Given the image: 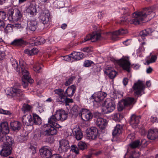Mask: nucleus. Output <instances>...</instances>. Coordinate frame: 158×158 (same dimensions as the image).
I'll list each match as a JSON object with an SVG mask.
<instances>
[{
  "instance_id": "1",
  "label": "nucleus",
  "mask_w": 158,
  "mask_h": 158,
  "mask_svg": "<svg viewBox=\"0 0 158 158\" xmlns=\"http://www.w3.org/2000/svg\"><path fill=\"white\" fill-rule=\"evenodd\" d=\"M151 15V19L154 16L155 14L151 8H144L142 11L135 12L133 13L132 18L130 19L126 17L122 18L120 23L122 25L129 23L131 24L138 25L139 24L140 22L143 21L147 15Z\"/></svg>"
},
{
  "instance_id": "2",
  "label": "nucleus",
  "mask_w": 158,
  "mask_h": 158,
  "mask_svg": "<svg viewBox=\"0 0 158 158\" xmlns=\"http://www.w3.org/2000/svg\"><path fill=\"white\" fill-rule=\"evenodd\" d=\"M11 64L17 72L19 73H21L23 75L22 79V85L24 88H26L28 86V83L32 84L34 80L30 77L28 71L26 69V65L25 63L19 62L20 67L17 61L15 59L12 58L10 59Z\"/></svg>"
},
{
  "instance_id": "3",
  "label": "nucleus",
  "mask_w": 158,
  "mask_h": 158,
  "mask_svg": "<svg viewBox=\"0 0 158 158\" xmlns=\"http://www.w3.org/2000/svg\"><path fill=\"white\" fill-rule=\"evenodd\" d=\"M68 116V114L65 111L62 110H58L56 111L54 115H52L48 119V123L53 125L55 124L57 121L60 120L63 121L66 119Z\"/></svg>"
},
{
  "instance_id": "4",
  "label": "nucleus",
  "mask_w": 158,
  "mask_h": 158,
  "mask_svg": "<svg viewBox=\"0 0 158 158\" xmlns=\"http://www.w3.org/2000/svg\"><path fill=\"white\" fill-rule=\"evenodd\" d=\"M136 102L134 98L132 97H127L121 100L118 105V110L122 111L125 107L133 106Z\"/></svg>"
},
{
  "instance_id": "5",
  "label": "nucleus",
  "mask_w": 158,
  "mask_h": 158,
  "mask_svg": "<svg viewBox=\"0 0 158 158\" xmlns=\"http://www.w3.org/2000/svg\"><path fill=\"white\" fill-rule=\"evenodd\" d=\"M132 88L135 95L141 96L144 93L143 91L145 88L144 82L138 80L134 84Z\"/></svg>"
},
{
  "instance_id": "6",
  "label": "nucleus",
  "mask_w": 158,
  "mask_h": 158,
  "mask_svg": "<svg viewBox=\"0 0 158 158\" xmlns=\"http://www.w3.org/2000/svg\"><path fill=\"white\" fill-rule=\"evenodd\" d=\"M40 133L44 136L54 135L57 134V130L54 127L51 125L46 124L43 126V129L40 131Z\"/></svg>"
},
{
  "instance_id": "7",
  "label": "nucleus",
  "mask_w": 158,
  "mask_h": 158,
  "mask_svg": "<svg viewBox=\"0 0 158 158\" xmlns=\"http://www.w3.org/2000/svg\"><path fill=\"white\" fill-rule=\"evenodd\" d=\"M9 16L8 19L10 21L13 20L18 21L22 17V14L20 10L17 9H10L8 11Z\"/></svg>"
},
{
  "instance_id": "8",
  "label": "nucleus",
  "mask_w": 158,
  "mask_h": 158,
  "mask_svg": "<svg viewBox=\"0 0 158 158\" xmlns=\"http://www.w3.org/2000/svg\"><path fill=\"white\" fill-rule=\"evenodd\" d=\"M0 141L4 143L2 148H12V144L14 142L12 138L6 135H3L0 133Z\"/></svg>"
},
{
  "instance_id": "9",
  "label": "nucleus",
  "mask_w": 158,
  "mask_h": 158,
  "mask_svg": "<svg viewBox=\"0 0 158 158\" xmlns=\"http://www.w3.org/2000/svg\"><path fill=\"white\" fill-rule=\"evenodd\" d=\"M41 21L43 24H40L42 27L40 29H43L44 27H48L50 24L51 20L50 14L49 13L43 12L40 17Z\"/></svg>"
},
{
  "instance_id": "10",
  "label": "nucleus",
  "mask_w": 158,
  "mask_h": 158,
  "mask_svg": "<svg viewBox=\"0 0 158 158\" xmlns=\"http://www.w3.org/2000/svg\"><path fill=\"white\" fill-rule=\"evenodd\" d=\"M104 107L107 110L106 113L112 111L115 108V104L113 100L110 98H107L104 102Z\"/></svg>"
},
{
  "instance_id": "11",
  "label": "nucleus",
  "mask_w": 158,
  "mask_h": 158,
  "mask_svg": "<svg viewBox=\"0 0 158 158\" xmlns=\"http://www.w3.org/2000/svg\"><path fill=\"white\" fill-rule=\"evenodd\" d=\"M101 35L100 33L97 32L93 33L91 35H88L81 42V43L91 40L92 42H95L100 39Z\"/></svg>"
},
{
  "instance_id": "12",
  "label": "nucleus",
  "mask_w": 158,
  "mask_h": 158,
  "mask_svg": "<svg viewBox=\"0 0 158 158\" xmlns=\"http://www.w3.org/2000/svg\"><path fill=\"white\" fill-rule=\"evenodd\" d=\"M86 133L87 136L89 139H94L97 137L98 134V131L96 127H91L87 129Z\"/></svg>"
},
{
  "instance_id": "13",
  "label": "nucleus",
  "mask_w": 158,
  "mask_h": 158,
  "mask_svg": "<svg viewBox=\"0 0 158 158\" xmlns=\"http://www.w3.org/2000/svg\"><path fill=\"white\" fill-rule=\"evenodd\" d=\"M10 94L12 96L17 97L20 100L24 97L23 91L18 87L15 86L12 88L10 91Z\"/></svg>"
},
{
  "instance_id": "14",
  "label": "nucleus",
  "mask_w": 158,
  "mask_h": 158,
  "mask_svg": "<svg viewBox=\"0 0 158 158\" xmlns=\"http://www.w3.org/2000/svg\"><path fill=\"white\" fill-rule=\"evenodd\" d=\"M127 33V30L121 28L114 31L110 32L108 34L111 36V39L112 40L115 41L117 39V36L123 35L126 34Z\"/></svg>"
},
{
  "instance_id": "15",
  "label": "nucleus",
  "mask_w": 158,
  "mask_h": 158,
  "mask_svg": "<svg viewBox=\"0 0 158 158\" xmlns=\"http://www.w3.org/2000/svg\"><path fill=\"white\" fill-rule=\"evenodd\" d=\"M147 142L145 139H143L140 141L139 140H137L131 142L129 144V146L131 148H139L141 145L143 147H145L147 145Z\"/></svg>"
},
{
  "instance_id": "16",
  "label": "nucleus",
  "mask_w": 158,
  "mask_h": 158,
  "mask_svg": "<svg viewBox=\"0 0 158 158\" xmlns=\"http://www.w3.org/2000/svg\"><path fill=\"white\" fill-rule=\"evenodd\" d=\"M79 116L85 121H87L91 119L93 117L92 114L90 112H86V110L82 109L79 113Z\"/></svg>"
},
{
  "instance_id": "17",
  "label": "nucleus",
  "mask_w": 158,
  "mask_h": 158,
  "mask_svg": "<svg viewBox=\"0 0 158 158\" xmlns=\"http://www.w3.org/2000/svg\"><path fill=\"white\" fill-rule=\"evenodd\" d=\"M107 94L105 92H98L92 95L90 98L91 99H93L97 102H100L103 100L106 96Z\"/></svg>"
},
{
  "instance_id": "18",
  "label": "nucleus",
  "mask_w": 158,
  "mask_h": 158,
  "mask_svg": "<svg viewBox=\"0 0 158 158\" xmlns=\"http://www.w3.org/2000/svg\"><path fill=\"white\" fill-rule=\"evenodd\" d=\"M141 117L137 116L135 114H132L130 118L129 123L133 128H135L138 126L140 122Z\"/></svg>"
},
{
  "instance_id": "19",
  "label": "nucleus",
  "mask_w": 158,
  "mask_h": 158,
  "mask_svg": "<svg viewBox=\"0 0 158 158\" xmlns=\"http://www.w3.org/2000/svg\"><path fill=\"white\" fill-rule=\"evenodd\" d=\"M95 123L100 129H103L106 127L107 124V121L106 119L102 118H97Z\"/></svg>"
},
{
  "instance_id": "20",
  "label": "nucleus",
  "mask_w": 158,
  "mask_h": 158,
  "mask_svg": "<svg viewBox=\"0 0 158 158\" xmlns=\"http://www.w3.org/2000/svg\"><path fill=\"white\" fill-rule=\"evenodd\" d=\"M119 64L123 69L128 72H130V63L128 60L123 59H121L119 60Z\"/></svg>"
},
{
  "instance_id": "21",
  "label": "nucleus",
  "mask_w": 158,
  "mask_h": 158,
  "mask_svg": "<svg viewBox=\"0 0 158 158\" xmlns=\"http://www.w3.org/2000/svg\"><path fill=\"white\" fill-rule=\"evenodd\" d=\"M0 127V133L1 134L5 135L9 133V128L7 122H4L1 123Z\"/></svg>"
},
{
  "instance_id": "22",
  "label": "nucleus",
  "mask_w": 158,
  "mask_h": 158,
  "mask_svg": "<svg viewBox=\"0 0 158 158\" xmlns=\"http://www.w3.org/2000/svg\"><path fill=\"white\" fill-rule=\"evenodd\" d=\"M22 122L24 125L27 126L33 125V119L30 114L24 115L22 118Z\"/></svg>"
},
{
  "instance_id": "23",
  "label": "nucleus",
  "mask_w": 158,
  "mask_h": 158,
  "mask_svg": "<svg viewBox=\"0 0 158 158\" xmlns=\"http://www.w3.org/2000/svg\"><path fill=\"white\" fill-rule=\"evenodd\" d=\"M148 138L151 140H155L158 138V131L156 129H150L148 131Z\"/></svg>"
},
{
  "instance_id": "24",
  "label": "nucleus",
  "mask_w": 158,
  "mask_h": 158,
  "mask_svg": "<svg viewBox=\"0 0 158 158\" xmlns=\"http://www.w3.org/2000/svg\"><path fill=\"white\" fill-rule=\"evenodd\" d=\"M39 151L43 158H50L52 154L51 151L48 149H40Z\"/></svg>"
},
{
  "instance_id": "25",
  "label": "nucleus",
  "mask_w": 158,
  "mask_h": 158,
  "mask_svg": "<svg viewBox=\"0 0 158 158\" xmlns=\"http://www.w3.org/2000/svg\"><path fill=\"white\" fill-rule=\"evenodd\" d=\"M73 134L76 139L80 140L83 137V134L81 130L79 127L74 128L72 130Z\"/></svg>"
},
{
  "instance_id": "26",
  "label": "nucleus",
  "mask_w": 158,
  "mask_h": 158,
  "mask_svg": "<svg viewBox=\"0 0 158 158\" xmlns=\"http://www.w3.org/2000/svg\"><path fill=\"white\" fill-rule=\"evenodd\" d=\"M104 72L107 75H108L109 77L111 79H113L116 76V73L115 70L111 67L106 68Z\"/></svg>"
},
{
  "instance_id": "27",
  "label": "nucleus",
  "mask_w": 158,
  "mask_h": 158,
  "mask_svg": "<svg viewBox=\"0 0 158 158\" xmlns=\"http://www.w3.org/2000/svg\"><path fill=\"white\" fill-rule=\"evenodd\" d=\"M76 90V88L74 85H72L69 86L66 89L65 92V94H67V96L69 97H71L74 94Z\"/></svg>"
},
{
  "instance_id": "28",
  "label": "nucleus",
  "mask_w": 158,
  "mask_h": 158,
  "mask_svg": "<svg viewBox=\"0 0 158 158\" xmlns=\"http://www.w3.org/2000/svg\"><path fill=\"white\" fill-rule=\"evenodd\" d=\"M10 125L11 128L14 131L19 130L22 125L20 122L17 121L10 122Z\"/></svg>"
},
{
  "instance_id": "29",
  "label": "nucleus",
  "mask_w": 158,
  "mask_h": 158,
  "mask_svg": "<svg viewBox=\"0 0 158 158\" xmlns=\"http://www.w3.org/2000/svg\"><path fill=\"white\" fill-rule=\"evenodd\" d=\"M26 41L22 38L15 39L10 43L11 45L15 46H22L26 45Z\"/></svg>"
},
{
  "instance_id": "30",
  "label": "nucleus",
  "mask_w": 158,
  "mask_h": 158,
  "mask_svg": "<svg viewBox=\"0 0 158 158\" xmlns=\"http://www.w3.org/2000/svg\"><path fill=\"white\" fill-rule=\"evenodd\" d=\"M129 153L130 154L129 158H139L140 156L139 152H136L134 149H128L127 153Z\"/></svg>"
},
{
  "instance_id": "31",
  "label": "nucleus",
  "mask_w": 158,
  "mask_h": 158,
  "mask_svg": "<svg viewBox=\"0 0 158 158\" xmlns=\"http://www.w3.org/2000/svg\"><path fill=\"white\" fill-rule=\"evenodd\" d=\"M31 40L33 41V42L31 44H34L36 46L41 45L45 42V40L44 38L40 37L36 39L34 37Z\"/></svg>"
},
{
  "instance_id": "32",
  "label": "nucleus",
  "mask_w": 158,
  "mask_h": 158,
  "mask_svg": "<svg viewBox=\"0 0 158 158\" xmlns=\"http://www.w3.org/2000/svg\"><path fill=\"white\" fill-rule=\"evenodd\" d=\"M27 12L32 16L35 15L37 13L35 7L33 5H31L26 10Z\"/></svg>"
},
{
  "instance_id": "33",
  "label": "nucleus",
  "mask_w": 158,
  "mask_h": 158,
  "mask_svg": "<svg viewBox=\"0 0 158 158\" xmlns=\"http://www.w3.org/2000/svg\"><path fill=\"white\" fill-rule=\"evenodd\" d=\"M37 22L36 20H31L29 22L28 26L31 31H34L37 27L40 26H40L41 25L38 24L37 26Z\"/></svg>"
},
{
  "instance_id": "34",
  "label": "nucleus",
  "mask_w": 158,
  "mask_h": 158,
  "mask_svg": "<svg viewBox=\"0 0 158 158\" xmlns=\"http://www.w3.org/2000/svg\"><path fill=\"white\" fill-rule=\"evenodd\" d=\"M122 127L119 124H117L114 127V129L112 133L113 136L118 135L122 133Z\"/></svg>"
},
{
  "instance_id": "35",
  "label": "nucleus",
  "mask_w": 158,
  "mask_h": 158,
  "mask_svg": "<svg viewBox=\"0 0 158 158\" xmlns=\"http://www.w3.org/2000/svg\"><path fill=\"white\" fill-rule=\"evenodd\" d=\"M33 125L34 124L35 125H40L41 123L40 118L37 114L34 113L33 114Z\"/></svg>"
},
{
  "instance_id": "36",
  "label": "nucleus",
  "mask_w": 158,
  "mask_h": 158,
  "mask_svg": "<svg viewBox=\"0 0 158 158\" xmlns=\"http://www.w3.org/2000/svg\"><path fill=\"white\" fill-rule=\"evenodd\" d=\"M60 148H69V142L66 140L62 139L59 141Z\"/></svg>"
},
{
  "instance_id": "37",
  "label": "nucleus",
  "mask_w": 158,
  "mask_h": 158,
  "mask_svg": "<svg viewBox=\"0 0 158 158\" xmlns=\"http://www.w3.org/2000/svg\"><path fill=\"white\" fill-rule=\"evenodd\" d=\"M12 151V149H2L0 154L2 156L7 157L11 154Z\"/></svg>"
},
{
  "instance_id": "38",
  "label": "nucleus",
  "mask_w": 158,
  "mask_h": 158,
  "mask_svg": "<svg viewBox=\"0 0 158 158\" xmlns=\"http://www.w3.org/2000/svg\"><path fill=\"white\" fill-rule=\"evenodd\" d=\"M38 52V49L36 48H34L31 50L26 49L24 51L25 53L27 54L29 56L33 55L37 53Z\"/></svg>"
},
{
  "instance_id": "39",
  "label": "nucleus",
  "mask_w": 158,
  "mask_h": 158,
  "mask_svg": "<svg viewBox=\"0 0 158 158\" xmlns=\"http://www.w3.org/2000/svg\"><path fill=\"white\" fill-rule=\"evenodd\" d=\"M56 102H64L65 100V97L64 95H57L55 97Z\"/></svg>"
},
{
  "instance_id": "40",
  "label": "nucleus",
  "mask_w": 158,
  "mask_h": 158,
  "mask_svg": "<svg viewBox=\"0 0 158 158\" xmlns=\"http://www.w3.org/2000/svg\"><path fill=\"white\" fill-rule=\"evenodd\" d=\"M31 108V106L27 104H23L22 108V110L24 112L30 110Z\"/></svg>"
},
{
  "instance_id": "41",
  "label": "nucleus",
  "mask_w": 158,
  "mask_h": 158,
  "mask_svg": "<svg viewBox=\"0 0 158 158\" xmlns=\"http://www.w3.org/2000/svg\"><path fill=\"white\" fill-rule=\"evenodd\" d=\"M13 26L10 24H8L5 28H4V31L6 33H7L12 30Z\"/></svg>"
},
{
  "instance_id": "42",
  "label": "nucleus",
  "mask_w": 158,
  "mask_h": 158,
  "mask_svg": "<svg viewBox=\"0 0 158 158\" xmlns=\"http://www.w3.org/2000/svg\"><path fill=\"white\" fill-rule=\"evenodd\" d=\"M157 59L156 56H151L150 59L146 61V63L148 64H149L150 63H154L155 62Z\"/></svg>"
},
{
  "instance_id": "43",
  "label": "nucleus",
  "mask_w": 158,
  "mask_h": 158,
  "mask_svg": "<svg viewBox=\"0 0 158 158\" xmlns=\"http://www.w3.org/2000/svg\"><path fill=\"white\" fill-rule=\"evenodd\" d=\"M122 118V115L119 113H115L113 116V119L116 121H119Z\"/></svg>"
},
{
  "instance_id": "44",
  "label": "nucleus",
  "mask_w": 158,
  "mask_h": 158,
  "mask_svg": "<svg viewBox=\"0 0 158 158\" xmlns=\"http://www.w3.org/2000/svg\"><path fill=\"white\" fill-rule=\"evenodd\" d=\"M79 148H86L88 147L87 144L85 142L80 141L78 143Z\"/></svg>"
},
{
  "instance_id": "45",
  "label": "nucleus",
  "mask_w": 158,
  "mask_h": 158,
  "mask_svg": "<svg viewBox=\"0 0 158 158\" xmlns=\"http://www.w3.org/2000/svg\"><path fill=\"white\" fill-rule=\"evenodd\" d=\"M75 77L74 76H72L69 78L68 80L66 81L65 83V85L66 86H68L70 85L72 83Z\"/></svg>"
},
{
  "instance_id": "46",
  "label": "nucleus",
  "mask_w": 158,
  "mask_h": 158,
  "mask_svg": "<svg viewBox=\"0 0 158 158\" xmlns=\"http://www.w3.org/2000/svg\"><path fill=\"white\" fill-rule=\"evenodd\" d=\"M6 13L3 11L0 10V20H4L6 18Z\"/></svg>"
},
{
  "instance_id": "47",
  "label": "nucleus",
  "mask_w": 158,
  "mask_h": 158,
  "mask_svg": "<svg viewBox=\"0 0 158 158\" xmlns=\"http://www.w3.org/2000/svg\"><path fill=\"white\" fill-rule=\"evenodd\" d=\"M33 68L34 71L38 73L40 72V70L41 69V65H40L39 64L34 65Z\"/></svg>"
},
{
  "instance_id": "48",
  "label": "nucleus",
  "mask_w": 158,
  "mask_h": 158,
  "mask_svg": "<svg viewBox=\"0 0 158 158\" xmlns=\"http://www.w3.org/2000/svg\"><path fill=\"white\" fill-rule=\"evenodd\" d=\"M64 92V90L62 89H56L54 90V92L56 94H57V95H64L63 93Z\"/></svg>"
},
{
  "instance_id": "49",
  "label": "nucleus",
  "mask_w": 158,
  "mask_h": 158,
  "mask_svg": "<svg viewBox=\"0 0 158 158\" xmlns=\"http://www.w3.org/2000/svg\"><path fill=\"white\" fill-rule=\"evenodd\" d=\"M122 10L123 11V14L129 16L130 14V11L129 9L127 8H123Z\"/></svg>"
},
{
  "instance_id": "50",
  "label": "nucleus",
  "mask_w": 158,
  "mask_h": 158,
  "mask_svg": "<svg viewBox=\"0 0 158 158\" xmlns=\"http://www.w3.org/2000/svg\"><path fill=\"white\" fill-rule=\"evenodd\" d=\"M79 109V108L76 105L74 106L72 109V111L73 112V114H76V113H77Z\"/></svg>"
},
{
  "instance_id": "51",
  "label": "nucleus",
  "mask_w": 158,
  "mask_h": 158,
  "mask_svg": "<svg viewBox=\"0 0 158 158\" xmlns=\"http://www.w3.org/2000/svg\"><path fill=\"white\" fill-rule=\"evenodd\" d=\"M0 113L6 115H10L11 114V113L10 111L1 109H0Z\"/></svg>"
},
{
  "instance_id": "52",
  "label": "nucleus",
  "mask_w": 158,
  "mask_h": 158,
  "mask_svg": "<svg viewBox=\"0 0 158 158\" xmlns=\"http://www.w3.org/2000/svg\"><path fill=\"white\" fill-rule=\"evenodd\" d=\"M93 63V62L91 61L86 60L85 61L84 65L86 67H88Z\"/></svg>"
},
{
  "instance_id": "53",
  "label": "nucleus",
  "mask_w": 158,
  "mask_h": 158,
  "mask_svg": "<svg viewBox=\"0 0 158 158\" xmlns=\"http://www.w3.org/2000/svg\"><path fill=\"white\" fill-rule=\"evenodd\" d=\"M44 135H43L41 134L40 132V134L38 133L35 134L34 135V138L35 140L40 139L41 138V136Z\"/></svg>"
},
{
  "instance_id": "54",
  "label": "nucleus",
  "mask_w": 158,
  "mask_h": 158,
  "mask_svg": "<svg viewBox=\"0 0 158 158\" xmlns=\"http://www.w3.org/2000/svg\"><path fill=\"white\" fill-rule=\"evenodd\" d=\"M139 35L143 37H144L145 36L148 35L146 29L142 31H140L139 33Z\"/></svg>"
},
{
  "instance_id": "55",
  "label": "nucleus",
  "mask_w": 158,
  "mask_h": 158,
  "mask_svg": "<svg viewBox=\"0 0 158 158\" xmlns=\"http://www.w3.org/2000/svg\"><path fill=\"white\" fill-rule=\"evenodd\" d=\"M139 35L143 37H144L145 36L148 35L146 29L142 31H140L139 33Z\"/></svg>"
},
{
  "instance_id": "56",
  "label": "nucleus",
  "mask_w": 158,
  "mask_h": 158,
  "mask_svg": "<svg viewBox=\"0 0 158 158\" xmlns=\"http://www.w3.org/2000/svg\"><path fill=\"white\" fill-rule=\"evenodd\" d=\"M5 23L4 20H0V28L2 30L5 27Z\"/></svg>"
},
{
  "instance_id": "57",
  "label": "nucleus",
  "mask_w": 158,
  "mask_h": 158,
  "mask_svg": "<svg viewBox=\"0 0 158 158\" xmlns=\"http://www.w3.org/2000/svg\"><path fill=\"white\" fill-rule=\"evenodd\" d=\"M135 135L133 133H131L128 135L127 138L128 139H130L131 141L135 139Z\"/></svg>"
},
{
  "instance_id": "58",
  "label": "nucleus",
  "mask_w": 158,
  "mask_h": 158,
  "mask_svg": "<svg viewBox=\"0 0 158 158\" xmlns=\"http://www.w3.org/2000/svg\"><path fill=\"white\" fill-rule=\"evenodd\" d=\"M64 102L65 103L66 105V106L68 105V103L73 102V100L72 99H70L65 97V100Z\"/></svg>"
},
{
  "instance_id": "59",
  "label": "nucleus",
  "mask_w": 158,
  "mask_h": 158,
  "mask_svg": "<svg viewBox=\"0 0 158 158\" xmlns=\"http://www.w3.org/2000/svg\"><path fill=\"white\" fill-rule=\"evenodd\" d=\"M5 56V53L4 52L0 51V61L2 60Z\"/></svg>"
},
{
  "instance_id": "60",
  "label": "nucleus",
  "mask_w": 158,
  "mask_h": 158,
  "mask_svg": "<svg viewBox=\"0 0 158 158\" xmlns=\"http://www.w3.org/2000/svg\"><path fill=\"white\" fill-rule=\"evenodd\" d=\"M50 158H62V157L58 154H54L51 156Z\"/></svg>"
},
{
  "instance_id": "61",
  "label": "nucleus",
  "mask_w": 158,
  "mask_h": 158,
  "mask_svg": "<svg viewBox=\"0 0 158 158\" xmlns=\"http://www.w3.org/2000/svg\"><path fill=\"white\" fill-rule=\"evenodd\" d=\"M72 58L77 60H79L81 59V58L78 55H77L76 53L72 57Z\"/></svg>"
},
{
  "instance_id": "62",
  "label": "nucleus",
  "mask_w": 158,
  "mask_h": 158,
  "mask_svg": "<svg viewBox=\"0 0 158 158\" xmlns=\"http://www.w3.org/2000/svg\"><path fill=\"white\" fill-rule=\"evenodd\" d=\"M72 56H66L64 57V60L66 61H69L71 60V58H72Z\"/></svg>"
},
{
  "instance_id": "63",
  "label": "nucleus",
  "mask_w": 158,
  "mask_h": 158,
  "mask_svg": "<svg viewBox=\"0 0 158 158\" xmlns=\"http://www.w3.org/2000/svg\"><path fill=\"white\" fill-rule=\"evenodd\" d=\"M70 151L71 152H74L76 154H78L79 153V149H71Z\"/></svg>"
},
{
  "instance_id": "64",
  "label": "nucleus",
  "mask_w": 158,
  "mask_h": 158,
  "mask_svg": "<svg viewBox=\"0 0 158 158\" xmlns=\"http://www.w3.org/2000/svg\"><path fill=\"white\" fill-rule=\"evenodd\" d=\"M150 121L152 123H155L157 121V118L156 117L152 116L150 118Z\"/></svg>"
}]
</instances>
